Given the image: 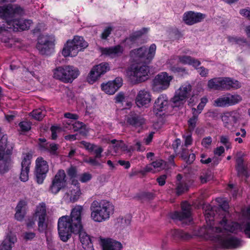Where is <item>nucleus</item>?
I'll return each mask as SVG.
<instances>
[{"instance_id":"nucleus-1","label":"nucleus","mask_w":250,"mask_h":250,"mask_svg":"<svg viewBox=\"0 0 250 250\" xmlns=\"http://www.w3.org/2000/svg\"><path fill=\"white\" fill-rule=\"evenodd\" d=\"M214 215L213 210L209 209L206 210L205 217L208 225L200 229V235L206 238L215 239L218 247L221 248L234 249L240 247L242 245L240 239L228 233L229 232H233L229 229L231 227V225H229L238 223L229 222L224 217L219 223L220 226L214 227L211 223L214 221Z\"/></svg>"},{"instance_id":"nucleus-2","label":"nucleus","mask_w":250,"mask_h":250,"mask_svg":"<svg viewBox=\"0 0 250 250\" xmlns=\"http://www.w3.org/2000/svg\"><path fill=\"white\" fill-rule=\"evenodd\" d=\"M83 208L81 206H75L69 216H62L58 222V233L60 239L66 242L71 233H79L80 241L84 250H94L90 236L83 230L81 215Z\"/></svg>"},{"instance_id":"nucleus-3","label":"nucleus","mask_w":250,"mask_h":250,"mask_svg":"<svg viewBox=\"0 0 250 250\" xmlns=\"http://www.w3.org/2000/svg\"><path fill=\"white\" fill-rule=\"evenodd\" d=\"M91 218L96 222H103L109 219L114 210L111 203L106 200H94L90 207Z\"/></svg>"},{"instance_id":"nucleus-4","label":"nucleus","mask_w":250,"mask_h":250,"mask_svg":"<svg viewBox=\"0 0 250 250\" xmlns=\"http://www.w3.org/2000/svg\"><path fill=\"white\" fill-rule=\"evenodd\" d=\"M7 140V136L1 132L0 127V173L6 172L11 162V155L14 146L8 143Z\"/></svg>"},{"instance_id":"nucleus-5","label":"nucleus","mask_w":250,"mask_h":250,"mask_svg":"<svg viewBox=\"0 0 250 250\" xmlns=\"http://www.w3.org/2000/svg\"><path fill=\"white\" fill-rule=\"evenodd\" d=\"M53 72L55 79L64 83H72L80 75L78 68L70 65L57 67Z\"/></svg>"},{"instance_id":"nucleus-6","label":"nucleus","mask_w":250,"mask_h":250,"mask_svg":"<svg viewBox=\"0 0 250 250\" xmlns=\"http://www.w3.org/2000/svg\"><path fill=\"white\" fill-rule=\"evenodd\" d=\"M88 46V43L81 36H74L72 40H68L62 50V55L64 57H75L80 51Z\"/></svg>"},{"instance_id":"nucleus-7","label":"nucleus","mask_w":250,"mask_h":250,"mask_svg":"<svg viewBox=\"0 0 250 250\" xmlns=\"http://www.w3.org/2000/svg\"><path fill=\"white\" fill-rule=\"evenodd\" d=\"M149 69L146 65L132 64L126 71V75L133 83H138L148 79Z\"/></svg>"},{"instance_id":"nucleus-8","label":"nucleus","mask_w":250,"mask_h":250,"mask_svg":"<svg viewBox=\"0 0 250 250\" xmlns=\"http://www.w3.org/2000/svg\"><path fill=\"white\" fill-rule=\"evenodd\" d=\"M156 50L155 44H152L149 49L146 47L132 50L130 53V57L134 61H139L145 63H149L154 57Z\"/></svg>"},{"instance_id":"nucleus-9","label":"nucleus","mask_w":250,"mask_h":250,"mask_svg":"<svg viewBox=\"0 0 250 250\" xmlns=\"http://www.w3.org/2000/svg\"><path fill=\"white\" fill-rule=\"evenodd\" d=\"M25 14L24 9L17 4H8L0 6V18L6 21H12L16 16H22Z\"/></svg>"},{"instance_id":"nucleus-10","label":"nucleus","mask_w":250,"mask_h":250,"mask_svg":"<svg viewBox=\"0 0 250 250\" xmlns=\"http://www.w3.org/2000/svg\"><path fill=\"white\" fill-rule=\"evenodd\" d=\"M172 76L169 75L166 72H161L157 75L153 81L152 89L154 91L161 92L167 89L170 82L172 80Z\"/></svg>"},{"instance_id":"nucleus-11","label":"nucleus","mask_w":250,"mask_h":250,"mask_svg":"<svg viewBox=\"0 0 250 250\" xmlns=\"http://www.w3.org/2000/svg\"><path fill=\"white\" fill-rule=\"evenodd\" d=\"M191 208L190 205L187 202H184L181 204V211L172 213L170 217L174 220L181 222L183 224H189L192 221Z\"/></svg>"},{"instance_id":"nucleus-12","label":"nucleus","mask_w":250,"mask_h":250,"mask_svg":"<svg viewBox=\"0 0 250 250\" xmlns=\"http://www.w3.org/2000/svg\"><path fill=\"white\" fill-rule=\"evenodd\" d=\"M54 41L53 37L42 35L38 39L37 48L42 55H50L54 51Z\"/></svg>"},{"instance_id":"nucleus-13","label":"nucleus","mask_w":250,"mask_h":250,"mask_svg":"<svg viewBox=\"0 0 250 250\" xmlns=\"http://www.w3.org/2000/svg\"><path fill=\"white\" fill-rule=\"evenodd\" d=\"M241 100L242 98L239 95L227 93L214 100L212 105L214 107H225L236 104Z\"/></svg>"},{"instance_id":"nucleus-14","label":"nucleus","mask_w":250,"mask_h":250,"mask_svg":"<svg viewBox=\"0 0 250 250\" xmlns=\"http://www.w3.org/2000/svg\"><path fill=\"white\" fill-rule=\"evenodd\" d=\"M66 176L64 170L59 169L52 181L49 191L53 194L58 193L66 184Z\"/></svg>"},{"instance_id":"nucleus-15","label":"nucleus","mask_w":250,"mask_h":250,"mask_svg":"<svg viewBox=\"0 0 250 250\" xmlns=\"http://www.w3.org/2000/svg\"><path fill=\"white\" fill-rule=\"evenodd\" d=\"M109 70V66L107 63L103 62L96 65L90 70L87 76V80L89 83L93 84L102 75L104 74Z\"/></svg>"},{"instance_id":"nucleus-16","label":"nucleus","mask_w":250,"mask_h":250,"mask_svg":"<svg viewBox=\"0 0 250 250\" xmlns=\"http://www.w3.org/2000/svg\"><path fill=\"white\" fill-rule=\"evenodd\" d=\"M243 216L250 221V208L243 212ZM231 227L229 229L232 232L243 231L247 236L250 238V222L246 224H230Z\"/></svg>"},{"instance_id":"nucleus-17","label":"nucleus","mask_w":250,"mask_h":250,"mask_svg":"<svg viewBox=\"0 0 250 250\" xmlns=\"http://www.w3.org/2000/svg\"><path fill=\"white\" fill-rule=\"evenodd\" d=\"M32 23L31 20L23 19H13L12 21H8L9 28L14 31L28 30Z\"/></svg>"},{"instance_id":"nucleus-18","label":"nucleus","mask_w":250,"mask_h":250,"mask_svg":"<svg viewBox=\"0 0 250 250\" xmlns=\"http://www.w3.org/2000/svg\"><path fill=\"white\" fill-rule=\"evenodd\" d=\"M151 101V95L146 89L139 90L135 98V103L138 107H147Z\"/></svg>"},{"instance_id":"nucleus-19","label":"nucleus","mask_w":250,"mask_h":250,"mask_svg":"<svg viewBox=\"0 0 250 250\" xmlns=\"http://www.w3.org/2000/svg\"><path fill=\"white\" fill-rule=\"evenodd\" d=\"M205 18V14L189 11L183 14V21L187 25H192L201 22Z\"/></svg>"},{"instance_id":"nucleus-20","label":"nucleus","mask_w":250,"mask_h":250,"mask_svg":"<svg viewBox=\"0 0 250 250\" xmlns=\"http://www.w3.org/2000/svg\"><path fill=\"white\" fill-rule=\"evenodd\" d=\"M240 115L236 111L224 113L222 117L224 125L228 128H231L240 119Z\"/></svg>"},{"instance_id":"nucleus-21","label":"nucleus","mask_w":250,"mask_h":250,"mask_svg":"<svg viewBox=\"0 0 250 250\" xmlns=\"http://www.w3.org/2000/svg\"><path fill=\"white\" fill-rule=\"evenodd\" d=\"M32 156L29 154L23 155L21 163V171L20 178L22 182H26L28 180V174L30 170Z\"/></svg>"},{"instance_id":"nucleus-22","label":"nucleus","mask_w":250,"mask_h":250,"mask_svg":"<svg viewBox=\"0 0 250 250\" xmlns=\"http://www.w3.org/2000/svg\"><path fill=\"white\" fill-rule=\"evenodd\" d=\"M99 243L103 250H122L123 245L118 241L111 238H99Z\"/></svg>"},{"instance_id":"nucleus-23","label":"nucleus","mask_w":250,"mask_h":250,"mask_svg":"<svg viewBox=\"0 0 250 250\" xmlns=\"http://www.w3.org/2000/svg\"><path fill=\"white\" fill-rule=\"evenodd\" d=\"M123 81L120 77L116 78L114 81H109L106 83L101 84L102 89L106 93L112 95L122 85Z\"/></svg>"},{"instance_id":"nucleus-24","label":"nucleus","mask_w":250,"mask_h":250,"mask_svg":"<svg viewBox=\"0 0 250 250\" xmlns=\"http://www.w3.org/2000/svg\"><path fill=\"white\" fill-rule=\"evenodd\" d=\"M220 90H228L231 88L237 89L241 86L240 83L228 77H220Z\"/></svg>"},{"instance_id":"nucleus-25","label":"nucleus","mask_w":250,"mask_h":250,"mask_svg":"<svg viewBox=\"0 0 250 250\" xmlns=\"http://www.w3.org/2000/svg\"><path fill=\"white\" fill-rule=\"evenodd\" d=\"M169 104V102L167 96L165 94H161L155 100L154 110L158 112L165 111L168 108Z\"/></svg>"},{"instance_id":"nucleus-26","label":"nucleus","mask_w":250,"mask_h":250,"mask_svg":"<svg viewBox=\"0 0 250 250\" xmlns=\"http://www.w3.org/2000/svg\"><path fill=\"white\" fill-rule=\"evenodd\" d=\"M17 238L16 234L12 231L6 233L1 245V250H12Z\"/></svg>"},{"instance_id":"nucleus-27","label":"nucleus","mask_w":250,"mask_h":250,"mask_svg":"<svg viewBox=\"0 0 250 250\" xmlns=\"http://www.w3.org/2000/svg\"><path fill=\"white\" fill-rule=\"evenodd\" d=\"M123 50V47L120 45L110 47L102 48L101 49L102 54L112 58L121 55Z\"/></svg>"},{"instance_id":"nucleus-28","label":"nucleus","mask_w":250,"mask_h":250,"mask_svg":"<svg viewBox=\"0 0 250 250\" xmlns=\"http://www.w3.org/2000/svg\"><path fill=\"white\" fill-rule=\"evenodd\" d=\"M127 122L135 127H139L145 124V120L140 115L135 113H131L127 119Z\"/></svg>"},{"instance_id":"nucleus-29","label":"nucleus","mask_w":250,"mask_h":250,"mask_svg":"<svg viewBox=\"0 0 250 250\" xmlns=\"http://www.w3.org/2000/svg\"><path fill=\"white\" fill-rule=\"evenodd\" d=\"M177 58L180 63L192 65L195 68H196V67L199 66L201 64V62L198 60L189 56H178Z\"/></svg>"},{"instance_id":"nucleus-30","label":"nucleus","mask_w":250,"mask_h":250,"mask_svg":"<svg viewBox=\"0 0 250 250\" xmlns=\"http://www.w3.org/2000/svg\"><path fill=\"white\" fill-rule=\"evenodd\" d=\"M40 149L42 151H47L51 155H57L58 154V149L59 145L54 143H46L40 144Z\"/></svg>"},{"instance_id":"nucleus-31","label":"nucleus","mask_w":250,"mask_h":250,"mask_svg":"<svg viewBox=\"0 0 250 250\" xmlns=\"http://www.w3.org/2000/svg\"><path fill=\"white\" fill-rule=\"evenodd\" d=\"M192 89L191 85L188 83L182 84L175 92L177 95L187 100Z\"/></svg>"},{"instance_id":"nucleus-32","label":"nucleus","mask_w":250,"mask_h":250,"mask_svg":"<svg viewBox=\"0 0 250 250\" xmlns=\"http://www.w3.org/2000/svg\"><path fill=\"white\" fill-rule=\"evenodd\" d=\"M36 171L47 173L49 170V167L47 162L42 157H39L36 161Z\"/></svg>"},{"instance_id":"nucleus-33","label":"nucleus","mask_w":250,"mask_h":250,"mask_svg":"<svg viewBox=\"0 0 250 250\" xmlns=\"http://www.w3.org/2000/svg\"><path fill=\"white\" fill-rule=\"evenodd\" d=\"M81 192L79 187L74 186L73 188H71L69 192L66 194L67 197L71 202H75L79 198Z\"/></svg>"},{"instance_id":"nucleus-34","label":"nucleus","mask_w":250,"mask_h":250,"mask_svg":"<svg viewBox=\"0 0 250 250\" xmlns=\"http://www.w3.org/2000/svg\"><path fill=\"white\" fill-rule=\"evenodd\" d=\"M236 170L239 176L245 175L246 173V168L244 165V160L242 157H238L236 160Z\"/></svg>"},{"instance_id":"nucleus-35","label":"nucleus","mask_w":250,"mask_h":250,"mask_svg":"<svg viewBox=\"0 0 250 250\" xmlns=\"http://www.w3.org/2000/svg\"><path fill=\"white\" fill-rule=\"evenodd\" d=\"M186 99L180 97L175 93L174 96L170 100L171 105L172 107H181L183 106Z\"/></svg>"},{"instance_id":"nucleus-36","label":"nucleus","mask_w":250,"mask_h":250,"mask_svg":"<svg viewBox=\"0 0 250 250\" xmlns=\"http://www.w3.org/2000/svg\"><path fill=\"white\" fill-rule=\"evenodd\" d=\"M192 116L188 120V128L190 131H193L196 127V123L198 119V113L196 112L195 108H192Z\"/></svg>"},{"instance_id":"nucleus-37","label":"nucleus","mask_w":250,"mask_h":250,"mask_svg":"<svg viewBox=\"0 0 250 250\" xmlns=\"http://www.w3.org/2000/svg\"><path fill=\"white\" fill-rule=\"evenodd\" d=\"M35 216L39 218L46 217V205L44 203H40L36 207Z\"/></svg>"},{"instance_id":"nucleus-38","label":"nucleus","mask_w":250,"mask_h":250,"mask_svg":"<svg viewBox=\"0 0 250 250\" xmlns=\"http://www.w3.org/2000/svg\"><path fill=\"white\" fill-rule=\"evenodd\" d=\"M171 236L174 239H187L189 237V235L186 233L182 230L174 229L170 232Z\"/></svg>"},{"instance_id":"nucleus-39","label":"nucleus","mask_w":250,"mask_h":250,"mask_svg":"<svg viewBox=\"0 0 250 250\" xmlns=\"http://www.w3.org/2000/svg\"><path fill=\"white\" fill-rule=\"evenodd\" d=\"M46 114L45 110L41 108L33 110L30 113V115L33 118L36 120H41L45 116Z\"/></svg>"},{"instance_id":"nucleus-40","label":"nucleus","mask_w":250,"mask_h":250,"mask_svg":"<svg viewBox=\"0 0 250 250\" xmlns=\"http://www.w3.org/2000/svg\"><path fill=\"white\" fill-rule=\"evenodd\" d=\"M220 77L209 80L208 83V88L210 89L220 90Z\"/></svg>"},{"instance_id":"nucleus-41","label":"nucleus","mask_w":250,"mask_h":250,"mask_svg":"<svg viewBox=\"0 0 250 250\" xmlns=\"http://www.w3.org/2000/svg\"><path fill=\"white\" fill-rule=\"evenodd\" d=\"M72 129L75 131H79L81 133L83 134H85L87 132V130H86V125L83 122H75L72 125Z\"/></svg>"},{"instance_id":"nucleus-42","label":"nucleus","mask_w":250,"mask_h":250,"mask_svg":"<svg viewBox=\"0 0 250 250\" xmlns=\"http://www.w3.org/2000/svg\"><path fill=\"white\" fill-rule=\"evenodd\" d=\"M188 190V187L186 183L182 182L176 183V193L180 195Z\"/></svg>"},{"instance_id":"nucleus-43","label":"nucleus","mask_w":250,"mask_h":250,"mask_svg":"<svg viewBox=\"0 0 250 250\" xmlns=\"http://www.w3.org/2000/svg\"><path fill=\"white\" fill-rule=\"evenodd\" d=\"M38 229L40 232H43L45 231L47 228V222L46 221V217L38 218Z\"/></svg>"},{"instance_id":"nucleus-44","label":"nucleus","mask_w":250,"mask_h":250,"mask_svg":"<svg viewBox=\"0 0 250 250\" xmlns=\"http://www.w3.org/2000/svg\"><path fill=\"white\" fill-rule=\"evenodd\" d=\"M130 222L131 219L129 216L125 217H120L118 219V225L122 228L128 226L130 224Z\"/></svg>"},{"instance_id":"nucleus-45","label":"nucleus","mask_w":250,"mask_h":250,"mask_svg":"<svg viewBox=\"0 0 250 250\" xmlns=\"http://www.w3.org/2000/svg\"><path fill=\"white\" fill-rule=\"evenodd\" d=\"M111 143L113 145L112 147L113 152L116 154L119 153L121 152V148L122 147L121 143H122V141L113 139L111 141Z\"/></svg>"},{"instance_id":"nucleus-46","label":"nucleus","mask_w":250,"mask_h":250,"mask_svg":"<svg viewBox=\"0 0 250 250\" xmlns=\"http://www.w3.org/2000/svg\"><path fill=\"white\" fill-rule=\"evenodd\" d=\"M147 30L146 28H143L141 30L137 31L133 33L127 40H129L130 42H135L139 38L142 36V35L146 32Z\"/></svg>"},{"instance_id":"nucleus-47","label":"nucleus","mask_w":250,"mask_h":250,"mask_svg":"<svg viewBox=\"0 0 250 250\" xmlns=\"http://www.w3.org/2000/svg\"><path fill=\"white\" fill-rule=\"evenodd\" d=\"M19 131L21 133L25 132L31 129V124L29 122L22 121L19 124Z\"/></svg>"},{"instance_id":"nucleus-48","label":"nucleus","mask_w":250,"mask_h":250,"mask_svg":"<svg viewBox=\"0 0 250 250\" xmlns=\"http://www.w3.org/2000/svg\"><path fill=\"white\" fill-rule=\"evenodd\" d=\"M112 31L113 28L111 26L105 27L101 35V38L102 40H106Z\"/></svg>"},{"instance_id":"nucleus-49","label":"nucleus","mask_w":250,"mask_h":250,"mask_svg":"<svg viewBox=\"0 0 250 250\" xmlns=\"http://www.w3.org/2000/svg\"><path fill=\"white\" fill-rule=\"evenodd\" d=\"M212 142V139L211 137H206L202 139L201 145L203 147L206 148H209L211 146Z\"/></svg>"},{"instance_id":"nucleus-50","label":"nucleus","mask_w":250,"mask_h":250,"mask_svg":"<svg viewBox=\"0 0 250 250\" xmlns=\"http://www.w3.org/2000/svg\"><path fill=\"white\" fill-rule=\"evenodd\" d=\"M170 70L174 73H177L182 75L188 74L187 70L182 67L172 66L170 68Z\"/></svg>"},{"instance_id":"nucleus-51","label":"nucleus","mask_w":250,"mask_h":250,"mask_svg":"<svg viewBox=\"0 0 250 250\" xmlns=\"http://www.w3.org/2000/svg\"><path fill=\"white\" fill-rule=\"evenodd\" d=\"M220 142L225 146L227 149L231 147L229 137L227 135H222L220 137Z\"/></svg>"},{"instance_id":"nucleus-52","label":"nucleus","mask_w":250,"mask_h":250,"mask_svg":"<svg viewBox=\"0 0 250 250\" xmlns=\"http://www.w3.org/2000/svg\"><path fill=\"white\" fill-rule=\"evenodd\" d=\"M91 178L92 175L90 173L85 172L81 175L79 180L82 183H86L89 181Z\"/></svg>"},{"instance_id":"nucleus-53","label":"nucleus","mask_w":250,"mask_h":250,"mask_svg":"<svg viewBox=\"0 0 250 250\" xmlns=\"http://www.w3.org/2000/svg\"><path fill=\"white\" fill-rule=\"evenodd\" d=\"M46 173L36 171V181L39 184H42L46 177Z\"/></svg>"},{"instance_id":"nucleus-54","label":"nucleus","mask_w":250,"mask_h":250,"mask_svg":"<svg viewBox=\"0 0 250 250\" xmlns=\"http://www.w3.org/2000/svg\"><path fill=\"white\" fill-rule=\"evenodd\" d=\"M183 138H184V146H188L192 144L193 140L192 138V135L191 133H188L187 135H184Z\"/></svg>"},{"instance_id":"nucleus-55","label":"nucleus","mask_w":250,"mask_h":250,"mask_svg":"<svg viewBox=\"0 0 250 250\" xmlns=\"http://www.w3.org/2000/svg\"><path fill=\"white\" fill-rule=\"evenodd\" d=\"M181 151L177 152L178 153L180 154L181 157L182 159L186 160L187 159L188 156L189 154L188 150L187 148V146H181Z\"/></svg>"},{"instance_id":"nucleus-56","label":"nucleus","mask_w":250,"mask_h":250,"mask_svg":"<svg viewBox=\"0 0 250 250\" xmlns=\"http://www.w3.org/2000/svg\"><path fill=\"white\" fill-rule=\"evenodd\" d=\"M81 144L83 145L87 150L90 152L93 151L94 148L97 147V146L85 141H82Z\"/></svg>"},{"instance_id":"nucleus-57","label":"nucleus","mask_w":250,"mask_h":250,"mask_svg":"<svg viewBox=\"0 0 250 250\" xmlns=\"http://www.w3.org/2000/svg\"><path fill=\"white\" fill-rule=\"evenodd\" d=\"M195 68L197 70L198 72L202 77H207L208 76V69L203 66H201L198 68L196 67Z\"/></svg>"},{"instance_id":"nucleus-58","label":"nucleus","mask_w":250,"mask_h":250,"mask_svg":"<svg viewBox=\"0 0 250 250\" xmlns=\"http://www.w3.org/2000/svg\"><path fill=\"white\" fill-rule=\"evenodd\" d=\"M181 145V141L180 139H175L172 143V148L176 153L178 152V148Z\"/></svg>"},{"instance_id":"nucleus-59","label":"nucleus","mask_w":250,"mask_h":250,"mask_svg":"<svg viewBox=\"0 0 250 250\" xmlns=\"http://www.w3.org/2000/svg\"><path fill=\"white\" fill-rule=\"evenodd\" d=\"M67 173L68 175L71 178H73L76 177L77 175V170L76 168L74 167H70L68 168L67 170Z\"/></svg>"},{"instance_id":"nucleus-60","label":"nucleus","mask_w":250,"mask_h":250,"mask_svg":"<svg viewBox=\"0 0 250 250\" xmlns=\"http://www.w3.org/2000/svg\"><path fill=\"white\" fill-rule=\"evenodd\" d=\"M103 149L101 146H97V147L94 148L93 151L95 155V157L96 158H100L102 157V153L103 152Z\"/></svg>"},{"instance_id":"nucleus-61","label":"nucleus","mask_w":250,"mask_h":250,"mask_svg":"<svg viewBox=\"0 0 250 250\" xmlns=\"http://www.w3.org/2000/svg\"><path fill=\"white\" fill-rule=\"evenodd\" d=\"M167 178L166 174H163L157 178V181L160 186H164L166 183V180Z\"/></svg>"},{"instance_id":"nucleus-62","label":"nucleus","mask_w":250,"mask_h":250,"mask_svg":"<svg viewBox=\"0 0 250 250\" xmlns=\"http://www.w3.org/2000/svg\"><path fill=\"white\" fill-rule=\"evenodd\" d=\"M50 129L52 134L51 138L53 140H55L57 137V132L60 130V127L57 126H52Z\"/></svg>"},{"instance_id":"nucleus-63","label":"nucleus","mask_w":250,"mask_h":250,"mask_svg":"<svg viewBox=\"0 0 250 250\" xmlns=\"http://www.w3.org/2000/svg\"><path fill=\"white\" fill-rule=\"evenodd\" d=\"M97 158L95 157L93 158H89L88 160H86L85 162L87 163L90 164V165L94 166H100L101 164L99 163L97 160Z\"/></svg>"},{"instance_id":"nucleus-64","label":"nucleus","mask_w":250,"mask_h":250,"mask_svg":"<svg viewBox=\"0 0 250 250\" xmlns=\"http://www.w3.org/2000/svg\"><path fill=\"white\" fill-rule=\"evenodd\" d=\"M163 163H164L163 161H162L161 160H157V161L153 162L152 163V165L154 168H161L163 167Z\"/></svg>"}]
</instances>
